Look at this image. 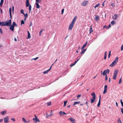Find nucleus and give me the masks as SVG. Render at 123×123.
Instances as JSON below:
<instances>
[{"label":"nucleus","mask_w":123,"mask_h":123,"mask_svg":"<svg viewBox=\"0 0 123 123\" xmlns=\"http://www.w3.org/2000/svg\"><path fill=\"white\" fill-rule=\"evenodd\" d=\"M76 16H75L73 19L71 23H70L68 28V29L69 30H72V28L73 27L74 23L76 21Z\"/></svg>","instance_id":"1"},{"label":"nucleus","mask_w":123,"mask_h":123,"mask_svg":"<svg viewBox=\"0 0 123 123\" xmlns=\"http://www.w3.org/2000/svg\"><path fill=\"white\" fill-rule=\"evenodd\" d=\"M118 59V57H117L111 63L110 65V67H113L115 66L116 64Z\"/></svg>","instance_id":"2"},{"label":"nucleus","mask_w":123,"mask_h":123,"mask_svg":"<svg viewBox=\"0 0 123 123\" xmlns=\"http://www.w3.org/2000/svg\"><path fill=\"white\" fill-rule=\"evenodd\" d=\"M92 97V98L91 99V103H92L94 102L95 101V100L96 99V95L94 92H93L91 94Z\"/></svg>","instance_id":"3"},{"label":"nucleus","mask_w":123,"mask_h":123,"mask_svg":"<svg viewBox=\"0 0 123 123\" xmlns=\"http://www.w3.org/2000/svg\"><path fill=\"white\" fill-rule=\"evenodd\" d=\"M26 5L27 7L29 6V12H30V11L31 10V5L30 4L29 2V0H26Z\"/></svg>","instance_id":"4"},{"label":"nucleus","mask_w":123,"mask_h":123,"mask_svg":"<svg viewBox=\"0 0 123 123\" xmlns=\"http://www.w3.org/2000/svg\"><path fill=\"white\" fill-rule=\"evenodd\" d=\"M118 72V70H115L114 73L113 77V79L114 80H116V79Z\"/></svg>","instance_id":"5"},{"label":"nucleus","mask_w":123,"mask_h":123,"mask_svg":"<svg viewBox=\"0 0 123 123\" xmlns=\"http://www.w3.org/2000/svg\"><path fill=\"white\" fill-rule=\"evenodd\" d=\"M35 118H33L32 119L34 121L35 123H37V122H39L40 120L38 118L37 116H36V115H35Z\"/></svg>","instance_id":"6"},{"label":"nucleus","mask_w":123,"mask_h":123,"mask_svg":"<svg viewBox=\"0 0 123 123\" xmlns=\"http://www.w3.org/2000/svg\"><path fill=\"white\" fill-rule=\"evenodd\" d=\"M88 2V1L87 0L83 1L81 3V5L83 6H86L87 5Z\"/></svg>","instance_id":"7"},{"label":"nucleus","mask_w":123,"mask_h":123,"mask_svg":"<svg viewBox=\"0 0 123 123\" xmlns=\"http://www.w3.org/2000/svg\"><path fill=\"white\" fill-rule=\"evenodd\" d=\"M5 22V24L6 26H9L11 23V20L10 19L8 21H6Z\"/></svg>","instance_id":"8"},{"label":"nucleus","mask_w":123,"mask_h":123,"mask_svg":"<svg viewBox=\"0 0 123 123\" xmlns=\"http://www.w3.org/2000/svg\"><path fill=\"white\" fill-rule=\"evenodd\" d=\"M3 119L4 120V122L5 123H7L8 122L9 119L8 117H4V118Z\"/></svg>","instance_id":"9"},{"label":"nucleus","mask_w":123,"mask_h":123,"mask_svg":"<svg viewBox=\"0 0 123 123\" xmlns=\"http://www.w3.org/2000/svg\"><path fill=\"white\" fill-rule=\"evenodd\" d=\"M107 89V85H105L104 87V90L103 92V93L105 94L106 92Z\"/></svg>","instance_id":"10"},{"label":"nucleus","mask_w":123,"mask_h":123,"mask_svg":"<svg viewBox=\"0 0 123 123\" xmlns=\"http://www.w3.org/2000/svg\"><path fill=\"white\" fill-rule=\"evenodd\" d=\"M0 25L2 26H6L5 22H0Z\"/></svg>","instance_id":"11"},{"label":"nucleus","mask_w":123,"mask_h":123,"mask_svg":"<svg viewBox=\"0 0 123 123\" xmlns=\"http://www.w3.org/2000/svg\"><path fill=\"white\" fill-rule=\"evenodd\" d=\"M59 114L60 116H62L64 114L66 115V114L63 111H60L59 112Z\"/></svg>","instance_id":"12"},{"label":"nucleus","mask_w":123,"mask_h":123,"mask_svg":"<svg viewBox=\"0 0 123 123\" xmlns=\"http://www.w3.org/2000/svg\"><path fill=\"white\" fill-rule=\"evenodd\" d=\"M10 27H9L11 31H13L14 30V26H13V25H10Z\"/></svg>","instance_id":"13"},{"label":"nucleus","mask_w":123,"mask_h":123,"mask_svg":"<svg viewBox=\"0 0 123 123\" xmlns=\"http://www.w3.org/2000/svg\"><path fill=\"white\" fill-rule=\"evenodd\" d=\"M70 121L73 123H75V120L72 117H70L68 119Z\"/></svg>","instance_id":"14"},{"label":"nucleus","mask_w":123,"mask_h":123,"mask_svg":"<svg viewBox=\"0 0 123 123\" xmlns=\"http://www.w3.org/2000/svg\"><path fill=\"white\" fill-rule=\"evenodd\" d=\"M117 15L116 14H115L114 15V16H113L112 18L116 20L117 19Z\"/></svg>","instance_id":"15"},{"label":"nucleus","mask_w":123,"mask_h":123,"mask_svg":"<svg viewBox=\"0 0 123 123\" xmlns=\"http://www.w3.org/2000/svg\"><path fill=\"white\" fill-rule=\"evenodd\" d=\"M99 17L98 15H95V17L94 18L95 20L96 21H98L99 19Z\"/></svg>","instance_id":"16"},{"label":"nucleus","mask_w":123,"mask_h":123,"mask_svg":"<svg viewBox=\"0 0 123 123\" xmlns=\"http://www.w3.org/2000/svg\"><path fill=\"white\" fill-rule=\"evenodd\" d=\"M101 101V96L100 95L99 96V101L98 103V104L97 105V106L98 107H99L100 104V103Z\"/></svg>","instance_id":"17"},{"label":"nucleus","mask_w":123,"mask_h":123,"mask_svg":"<svg viewBox=\"0 0 123 123\" xmlns=\"http://www.w3.org/2000/svg\"><path fill=\"white\" fill-rule=\"evenodd\" d=\"M35 4L36 7L37 8H39L41 6H40L39 5L38 3H36Z\"/></svg>","instance_id":"18"},{"label":"nucleus","mask_w":123,"mask_h":123,"mask_svg":"<svg viewBox=\"0 0 123 123\" xmlns=\"http://www.w3.org/2000/svg\"><path fill=\"white\" fill-rule=\"evenodd\" d=\"M6 111H4L1 112V114L2 115H4L6 113Z\"/></svg>","instance_id":"19"},{"label":"nucleus","mask_w":123,"mask_h":123,"mask_svg":"<svg viewBox=\"0 0 123 123\" xmlns=\"http://www.w3.org/2000/svg\"><path fill=\"white\" fill-rule=\"evenodd\" d=\"M92 25L91 26L90 28V29L89 31H90V33H91L93 31L92 30Z\"/></svg>","instance_id":"20"},{"label":"nucleus","mask_w":123,"mask_h":123,"mask_svg":"<svg viewBox=\"0 0 123 123\" xmlns=\"http://www.w3.org/2000/svg\"><path fill=\"white\" fill-rule=\"evenodd\" d=\"M87 42L86 41L85 43L82 46L81 48V49L82 50L84 48V47L86 45V44H87Z\"/></svg>","instance_id":"21"},{"label":"nucleus","mask_w":123,"mask_h":123,"mask_svg":"<svg viewBox=\"0 0 123 123\" xmlns=\"http://www.w3.org/2000/svg\"><path fill=\"white\" fill-rule=\"evenodd\" d=\"M23 121L25 123H28V122L24 118H22Z\"/></svg>","instance_id":"22"},{"label":"nucleus","mask_w":123,"mask_h":123,"mask_svg":"<svg viewBox=\"0 0 123 123\" xmlns=\"http://www.w3.org/2000/svg\"><path fill=\"white\" fill-rule=\"evenodd\" d=\"M86 49H84L81 52V54H84L85 52L86 51Z\"/></svg>","instance_id":"23"},{"label":"nucleus","mask_w":123,"mask_h":123,"mask_svg":"<svg viewBox=\"0 0 123 123\" xmlns=\"http://www.w3.org/2000/svg\"><path fill=\"white\" fill-rule=\"evenodd\" d=\"M28 38H31V36H30V34L29 32V31H28Z\"/></svg>","instance_id":"24"},{"label":"nucleus","mask_w":123,"mask_h":123,"mask_svg":"<svg viewBox=\"0 0 123 123\" xmlns=\"http://www.w3.org/2000/svg\"><path fill=\"white\" fill-rule=\"evenodd\" d=\"M3 2V0H1L0 2V6L1 7L2 6V5Z\"/></svg>","instance_id":"25"},{"label":"nucleus","mask_w":123,"mask_h":123,"mask_svg":"<svg viewBox=\"0 0 123 123\" xmlns=\"http://www.w3.org/2000/svg\"><path fill=\"white\" fill-rule=\"evenodd\" d=\"M117 122L118 123H122L121 119L119 118L117 119Z\"/></svg>","instance_id":"26"},{"label":"nucleus","mask_w":123,"mask_h":123,"mask_svg":"<svg viewBox=\"0 0 123 123\" xmlns=\"http://www.w3.org/2000/svg\"><path fill=\"white\" fill-rule=\"evenodd\" d=\"M111 25H113L116 24V22L114 20H113L111 22Z\"/></svg>","instance_id":"27"},{"label":"nucleus","mask_w":123,"mask_h":123,"mask_svg":"<svg viewBox=\"0 0 123 123\" xmlns=\"http://www.w3.org/2000/svg\"><path fill=\"white\" fill-rule=\"evenodd\" d=\"M9 12H10V17L11 18L12 17L11 16V8L10 7L9 8Z\"/></svg>","instance_id":"28"},{"label":"nucleus","mask_w":123,"mask_h":123,"mask_svg":"<svg viewBox=\"0 0 123 123\" xmlns=\"http://www.w3.org/2000/svg\"><path fill=\"white\" fill-rule=\"evenodd\" d=\"M12 25H13L14 27V26H17V24L14 22H13V24H12Z\"/></svg>","instance_id":"29"},{"label":"nucleus","mask_w":123,"mask_h":123,"mask_svg":"<svg viewBox=\"0 0 123 123\" xmlns=\"http://www.w3.org/2000/svg\"><path fill=\"white\" fill-rule=\"evenodd\" d=\"M80 101L74 102L73 105L74 106V105H76V104H79L80 103Z\"/></svg>","instance_id":"30"},{"label":"nucleus","mask_w":123,"mask_h":123,"mask_svg":"<svg viewBox=\"0 0 123 123\" xmlns=\"http://www.w3.org/2000/svg\"><path fill=\"white\" fill-rule=\"evenodd\" d=\"M36 3H39L41 2V0H36Z\"/></svg>","instance_id":"31"},{"label":"nucleus","mask_w":123,"mask_h":123,"mask_svg":"<svg viewBox=\"0 0 123 123\" xmlns=\"http://www.w3.org/2000/svg\"><path fill=\"white\" fill-rule=\"evenodd\" d=\"M25 16V18H27L28 16V15L27 13H26L25 14H23Z\"/></svg>","instance_id":"32"},{"label":"nucleus","mask_w":123,"mask_h":123,"mask_svg":"<svg viewBox=\"0 0 123 123\" xmlns=\"http://www.w3.org/2000/svg\"><path fill=\"white\" fill-rule=\"evenodd\" d=\"M49 71V70H47L44 71L43 72V73L44 74H47L48 73V72Z\"/></svg>","instance_id":"33"},{"label":"nucleus","mask_w":123,"mask_h":123,"mask_svg":"<svg viewBox=\"0 0 123 123\" xmlns=\"http://www.w3.org/2000/svg\"><path fill=\"white\" fill-rule=\"evenodd\" d=\"M105 72H106V73H108L109 74V69H107L106 70H105Z\"/></svg>","instance_id":"34"},{"label":"nucleus","mask_w":123,"mask_h":123,"mask_svg":"<svg viewBox=\"0 0 123 123\" xmlns=\"http://www.w3.org/2000/svg\"><path fill=\"white\" fill-rule=\"evenodd\" d=\"M100 4L99 3H98L97 5H96L94 7L95 8H96V7H98L100 5Z\"/></svg>","instance_id":"35"},{"label":"nucleus","mask_w":123,"mask_h":123,"mask_svg":"<svg viewBox=\"0 0 123 123\" xmlns=\"http://www.w3.org/2000/svg\"><path fill=\"white\" fill-rule=\"evenodd\" d=\"M67 102L68 101H64V106H65L66 105Z\"/></svg>","instance_id":"36"},{"label":"nucleus","mask_w":123,"mask_h":123,"mask_svg":"<svg viewBox=\"0 0 123 123\" xmlns=\"http://www.w3.org/2000/svg\"><path fill=\"white\" fill-rule=\"evenodd\" d=\"M106 72H105V71L104 70L103 73V76H104L106 75Z\"/></svg>","instance_id":"37"},{"label":"nucleus","mask_w":123,"mask_h":123,"mask_svg":"<svg viewBox=\"0 0 123 123\" xmlns=\"http://www.w3.org/2000/svg\"><path fill=\"white\" fill-rule=\"evenodd\" d=\"M46 117L47 118L48 117H49L51 116L50 115H48L47 113L46 114Z\"/></svg>","instance_id":"38"},{"label":"nucleus","mask_w":123,"mask_h":123,"mask_svg":"<svg viewBox=\"0 0 123 123\" xmlns=\"http://www.w3.org/2000/svg\"><path fill=\"white\" fill-rule=\"evenodd\" d=\"M120 101L122 106L123 107V102L122 101V100L121 99L120 100Z\"/></svg>","instance_id":"39"},{"label":"nucleus","mask_w":123,"mask_h":123,"mask_svg":"<svg viewBox=\"0 0 123 123\" xmlns=\"http://www.w3.org/2000/svg\"><path fill=\"white\" fill-rule=\"evenodd\" d=\"M105 81H106L108 79V77L107 75H106L105 76Z\"/></svg>","instance_id":"40"},{"label":"nucleus","mask_w":123,"mask_h":123,"mask_svg":"<svg viewBox=\"0 0 123 123\" xmlns=\"http://www.w3.org/2000/svg\"><path fill=\"white\" fill-rule=\"evenodd\" d=\"M120 110H121V111L122 114H123V108H120Z\"/></svg>","instance_id":"41"},{"label":"nucleus","mask_w":123,"mask_h":123,"mask_svg":"<svg viewBox=\"0 0 123 123\" xmlns=\"http://www.w3.org/2000/svg\"><path fill=\"white\" fill-rule=\"evenodd\" d=\"M21 13L22 14H24V10H23L22 9L21 10Z\"/></svg>","instance_id":"42"},{"label":"nucleus","mask_w":123,"mask_h":123,"mask_svg":"<svg viewBox=\"0 0 123 123\" xmlns=\"http://www.w3.org/2000/svg\"><path fill=\"white\" fill-rule=\"evenodd\" d=\"M38 57H36L35 58L32 59H31V60H36L38 59Z\"/></svg>","instance_id":"43"},{"label":"nucleus","mask_w":123,"mask_h":123,"mask_svg":"<svg viewBox=\"0 0 123 123\" xmlns=\"http://www.w3.org/2000/svg\"><path fill=\"white\" fill-rule=\"evenodd\" d=\"M50 115V116H52L53 115L52 110H51Z\"/></svg>","instance_id":"44"},{"label":"nucleus","mask_w":123,"mask_h":123,"mask_svg":"<svg viewBox=\"0 0 123 123\" xmlns=\"http://www.w3.org/2000/svg\"><path fill=\"white\" fill-rule=\"evenodd\" d=\"M111 5L113 7H114L115 6V5L113 3H111Z\"/></svg>","instance_id":"45"},{"label":"nucleus","mask_w":123,"mask_h":123,"mask_svg":"<svg viewBox=\"0 0 123 123\" xmlns=\"http://www.w3.org/2000/svg\"><path fill=\"white\" fill-rule=\"evenodd\" d=\"M64 9H63L62 10V11H61V14H63V13H64Z\"/></svg>","instance_id":"46"},{"label":"nucleus","mask_w":123,"mask_h":123,"mask_svg":"<svg viewBox=\"0 0 123 123\" xmlns=\"http://www.w3.org/2000/svg\"><path fill=\"white\" fill-rule=\"evenodd\" d=\"M121 82H122V78H121L119 80V84H120V83H121Z\"/></svg>","instance_id":"47"},{"label":"nucleus","mask_w":123,"mask_h":123,"mask_svg":"<svg viewBox=\"0 0 123 123\" xmlns=\"http://www.w3.org/2000/svg\"><path fill=\"white\" fill-rule=\"evenodd\" d=\"M24 23V21L23 20H22L21 21V24L22 25V24H23Z\"/></svg>","instance_id":"48"},{"label":"nucleus","mask_w":123,"mask_h":123,"mask_svg":"<svg viewBox=\"0 0 123 123\" xmlns=\"http://www.w3.org/2000/svg\"><path fill=\"white\" fill-rule=\"evenodd\" d=\"M47 105L48 106H50L51 105V102H49L47 103Z\"/></svg>","instance_id":"49"},{"label":"nucleus","mask_w":123,"mask_h":123,"mask_svg":"<svg viewBox=\"0 0 123 123\" xmlns=\"http://www.w3.org/2000/svg\"><path fill=\"white\" fill-rule=\"evenodd\" d=\"M75 64L76 63H75V62H74V63H73L72 64L70 65V66L71 67H72L73 66H74Z\"/></svg>","instance_id":"50"},{"label":"nucleus","mask_w":123,"mask_h":123,"mask_svg":"<svg viewBox=\"0 0 123 123\" xmlns=\"http://www.w3.org/2000/svg\"><path fill=\"white\" fill-rule=\"evenodd\" d=\"M103 28H106L107 29H108L109 28V27H108V26H104L103 27Z\"/></svg>","instance_id":"51"},{"label":"nucleus","mask_w":123,"mask_h":123,"mask_svg":"<svg viewBox=\"0 0 123 123\" xmlns=\"http://www.w3.org/2000/svg\"><path fill=\"white\" fill-rule=\"evenodd\" d=\"M111 51H110L109 53V54L108 55V58H109L110 57V56L111 55Z\"/></svg>","instance_id":"52"},{"label":"nucleus","mask_w":123,"mask_h":123,"mask_svg":"<svg viewBox=\"0 0 123 123\" xmlns=\"http://www.w3.org/2000/svg\"><path fill=\"white\" fill-rule=\"evenodd\" d=\"M123 50V44L121 47V50L122 51Z\"/></svg>","instance_id":"53"},{"label":"nucleus","mask_w":123,"mask_h":123,"mask_svg":"<svg viewBox=\"0 0 123 123\" xmlns=\"http://www.w3.org/2000/svg\"><path fill=\"white\" fill-rule=\"evenodd\" d=\"M43 31L42 30L40 31L39 33V36H40L41 34V33Z\"/></svg>","instance_id":"54"},{"label":"nucleus","mask_w":123,"mask_h":123,"mask_svg":"<svg viewBox=\"0 0 123 123\" xmlns=\"http://www.w3.org/2000/svg\"><path fill=\"white\" fill-rule=\"evenodd\" d=\"M0 32L1 34H2V33H3L2 30H1V29L0 28Z\"/></svg>","instance_id":"55"},{"label":"nucleus","mask_w":123,"mask_h":123,"mask_svg":"<svg viewBox=\"0 0 123 123\" xmlns=\"http://www.w3.org/2000/svg\"><path fill=\"white\" fill-rule=\"evenodd\" d=\"M107 54V52L106 51L105 52L104 56H106Z\"/></svg>","instance_id":"56"},{"label":"nucleus","mask_w":123,"mask_h":123,"mask_svg":"<svg viewBox=\"0 0 123 123\" xmlns=\"http://www.w3.org/2000/svg\"><path fill=\"white\" fill-rule=\"evenodd\" d=\"M105 0L104 2L103 3H102V6H104V3H105Z\"/></svg>","instance_id":"57"},{"label":"nucleus","mask_w":123,"mask_h":123,"mask_svg":"<svg viewBox=\"0 0 123 123\" xmlns=\"http://www.w3.org/2000/svg\"><path fill=\"white\" fill-rule=\"evenodd\" d=\"M11 120H13V121H15V119L14 118H12L11 119Z\"/></svg>","instance_id":"58"},{"label":"nucleus","mask_w":123,"mask_h":123,"mask_svg":"<svg viewBox=\"0 0 123 123\" xmlns=\"http://www.w3.org/2000/svg\"><path fill=\"white\" fill-rule=\"evenodd\" d=\"M80 59H78L77 61H76L75 62H74L75 63H76Z\"/></svg>","instance_id":"59"},{"label":"nucleus","mask_w":123,"mask_h":123,"mask_svg":"<svg viewBox=\"0 0 123 123\" xmlns=\"http://www.w3.org/2000/svg\"><path fill=\"white\" fill-rule=\"evenodd\" d=\"M53 64L50 67V68L49 69H48V70H49V71L51 69V68H52V66L53 65Z\"/></svg>","instance_id":"60"},{"label":"nucleus","mask_w":123,"mask_h":123,"mask_svg":"<svg viewBox=\"0 0 123 123\" xmlns=\"http://www.w3.org/2000/svg\"><path fill=\"white\" fill-rule=\"evenodd\" d=\"M81 96V95H79L77 96V98H79Z\"/></svg>","instance_id":"61"},{"label":"nucleus","mask_w":123,"mask_h":123,"mask_svg":"<svg viewBox=\"0 0 123 123\" xmlns=\"http://www.w3.org/2000/svg\"><path fill=\"white\" fill-rule=\"evenodd\" d=\"M3 119H0V123L2 122L3 121Z\"/></svg>","instance_id":"62"},{"label":"nucleus","mask_w":123,"mask_h":123,"mask_svg":"<svg viewBox=\"0 0 123 123\" xmlns=\"http://www.w3.org/2000/svg\"><path fill=\"white\" fill-rule=\"evenodd\" d=\"M12 11L13 12L14 11V7L13 6L12 7Z\"/></svg>","instance_id":"63"},{"label":"nucleus","mask_w":123,"mask_h":123,"mask_svg":"<svg viewBox=\"0 0 123 123\" xmlns=\"http://www.w3.org/2000/svg\"><path fill=\"white\" fill-rule=\"evenodd\" d=\"M0 12L1 13H2V10L1 9H0Z\"/></svg>","instance_id":"64"}]
</instances>
